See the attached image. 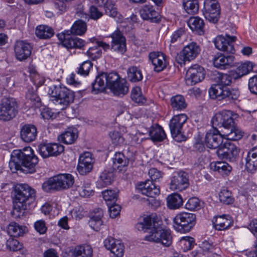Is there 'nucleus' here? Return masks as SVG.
Masks as SVG:
<instances>
[{"instance_id": "obj_61", "label": "nucleus", "mask_w": 257, "mask_h": 257, "mask_svg": "<svg viewBox=\"0 0 257 257\" xmlns=\"http://www.w3.org/2000/svg\"><path fill=\"white\" fill-rule=\"evenodd\" d=\"M107 205L108 207L110 217L114 218L119 214L121 207L119 205L115 203H108Z\"/></svg>"}, {"instance_id": "obj_18", "label": "nucleus", "mask_w": 257, "mask_h": 257, "mask_svg": "<svg viewBox=\"0 0 257 257\" xmlns=\"http://www.w3.org/2000/svg\"><path fill=\"white\" fill-rule=\"evenodd\" d=\"M137 189L142 194L152 198L158 195L160 192V188L149 180L138 184Z\"/></svg>"}, {"instance_id": "obj_57", "label": "nucleus", "mask_w": 257, "mask_h": 257, "mask_svg": "<svg viewBox=\"0 0 257 257\" xmlns=\"http://www.w3.org/2000/svg\"><path fill=\"white\" fill-rule=\"evenodd\" d=\"M7 246L10 250L16 251L22 248V245L17 239L11 237L7 241Z\"/></svg>"}, {"instance_id": "obj_49", "label": "nucleus", "mask_w": 257, "mask_h": 257, "mask_svg": "<svg viewBox=\"0 0 257 257\" xmlns=\"http://www.w3.org/2000/svg\"><path fill=\"white\" fill-rule=\"evenodd\" d=\"M131 98L134 101L138 103L143 104L146 101L139 87H136L133 89L131 93Z\"/></svg>"}, {"instance_id": "obj_64", "label": "nucleus", "mask_w": 257, "mask_h": 257, "mask_svg": "<svg viewBox=\"0 0 257 257\" xmlns=\"http://www.w3.org/2000/svg\"><path fill=\"white\" fill-rule=\"evenodd\" d=\"M248 86L251 93L257 95V75H254L249 79Z\"/></svg>"}, {"instance_id": "obj_63", "label": "nucleus", "mask_w": 257, "mask_h": 257, "mask_svg": "<svg viewBox=\"0 0 257 257\" xmlns=\"http://www.w3.org/2000/svg\"><path fill=\"white\" fill-rule=\"evenodd\" d=\"M60 175L66 189H68L73 185L74 182V178L71 174H64Z\"/></svg>"}, {"instance_id": "obj_1", "label": "nucleus", "mask_w": 257, "mask_h": 257, "mask_svg": "<svg viewBox=\"0 0 257 257\" xmlns=\"http://www.w3.org/2000/svg\"><path fill=\"white\" fill-rule=\"evenodd\" d=\"M137 227L148 233L145 240L159 243L165 246H169L172 243L171 231L163 229L161 221L156 213L144 216L143 221L137 224Z\"/></svg>"}, {"instance_id": "obj_39", "label": "nucleus", "mask_w": 257, "mask_h": 257, "mask_svg": "<svg viewBox=\"0 0 257 257\" xmlns=\"http://www.w3.org/2000/svg\"><path fill=\"white\" fill-rule=\"evenodd\" d=\"M210 168L212 170L217 171L222 175L228 174L232 170V167L228 163L222 161L212 162Z\"/></svg>"}, {"instance_id": "obj_43", "label": "nucleus", "mask_w": 257, "mask_h": 257, "mask_svg": "<svg viewBox=\"0 0 257 257\" xmlns=\"http://www.w3.org/2000/svg\"><path fill=\"white\" fill-rule=\"evenodd\" d=\"M183 5L185 11L189 14H195L198 11V0H183Z\"/></svg>"}, {"instance_id": "obj_4", "label": "nucleus", "mask_w": 257, "mask_h": 257, "mask_svg": "<svg viewBox=\"0 0 257 257\" xmlns=\"http://www.w3.org/2000/svg\"><path fill=\"white\" fill-rule=\"evenodd\" d=\"M35 191L27 184H18L15 187L14 201L12 215L19 218L27 209L26 201L35 197Z\"/></svg>"}, {"instance_id": "obj_9", "label": "nucleus", "mask_w": 257, "mask_h": 257, "mask_svg": "<svg viewBox=\"0 0 257 257\" xmlns=\"http://www.w3.org/2000/svg\"><path fill=\"white\" fill-rule=\"evenodd\" d=\"M205 18L210 23L215 24L220 17V5L217 0H204L202 10Z\"/></svg>"}, {"instance_id": "obj_54", "label": "nucleus", "mask_w": 257, "mask_h": 257, "mask_svg": "<svg viewBox=\"0 0 257 257\" xmlns=\"http://www.w3.org/2000/svg\"><path fill=\"white\" fill-rule=\"evenodd\" d=\"M109 136L111 138L112 144L116 146L122 145L124 143V138L121 134L117 131L110 132Z\"/></svg>"}, {"instance_id": "obj_20", "label": "nucleus", "mask_w": 257, "mask_h": 257, "mask_svg": "<svg viewBox=\"0 0 257 257\" xmlns=\"http://www.w3.org/2000/svg\"><path fill=\"white\" fill-rule=\"evenodd\" d=\"M234 57L232 55L225 56L221 53L215 55L212 59L213 64L216 68L225 69L233 65Z\"/></svg>"}, {"instance_id": "obj_56", "label": "nucleus", "mask_w": 257, "mask_h": 257, "mask_svg": "<svg viewBox=\"0 0 257 257\" xmlns=\"http://www.w3.org/2000/svg\"><path fill=\"white\" fill-rule=\"evenodd\" d=\"M187 209L190 210H198L200 208V201L196 197H192L188 200L185 204Z\"/></svg>"}, {"instance_id": "obj_52", "label": "nucleus", "mask_w": 257, "mask_h": 257, "mask_svg": "<svg viewBox=\"0 0 257 257\" xmlns=\"http://www.w3.org/2000/svg\"><path fill=\"white\" fill-rule=\"evenodd\" d=\"M77 190L79 195L83 197H88L93 193L89 183H84L82 186H78Z\"/></svg>"}, {"instance_id": "obj_42", "label": "nucleus", "mask_w": 257, "mask_h": 257, "mask_svg": "<svg viewBox=\"0 0 257 257\" xmlns=\"http://www.w3.org/2000/svg\"><path fill=\"white\" fill-rule=\"evenodd\" d=\"M127 73L128 79L132 82H139L143 79L141 70L136 66L130 67L128 69Z\"/></svg>"}, {"instance_id": "obj_2", "label": "nucleus", "mask_w": 257, "mask_h": 257, "mask_svg": "<svg viewBox=\"0 0 257 257\" xmlns=\"http://www.w3.org/2000/svg\"><path fill=\"white\" fill-rule=\"evenodd\" d=\"M38 161L32 149L30 147H26L13 151L9 167L13 173L19 170L26 174H32L36 171Z\"/></svg>"}, {"instance_id": "obj_8", "label": "nucleus", "mask_w": 257, "mask_h": 257, "mask_svg": "<svg viewBox=\"0 0 257 257\" xmlns=\"http://www.w3.org/2000/svg\"><path fill=\"white\" fill-rule=\"evenodd\" d=\"M230 110H223L216 113L211 119L212 126L219 127H223L229 130L235 124L233 116L235 115Z\"/></svg>"}, {"instance_id": "obj_60", "label": "nucleus", "mask_w": 257, "mask_h": 257, "mask_svg": "<svg viewBox=\"0 0 257 257\" xmlns=\"http://www.w3.org/2000/svg\"><path fill=\"white\" fill-rule=\"evenodd\" d=\"M79 161L83 164H87L89 166H93L94 160L92 157V154L90 152H86L81 154L79 157Z\"/></svg>"}, {"instance_id": "obj_25", "label": "nucleus", "mask_w": 257, "mask_h": 257, "mask_svg": "<svg viewBox=\"0 0 257 257\" xmlns=\"http://www.w3.org/2000/svg\"><path fill=\"white\" fill-rule=\"evenodd\" d=\"M20 134L23 141L30 143L36 139L37 135V128L34 125L25 124L22 127Z\"/></svg>"}, {"instance_id": "obj_26", "label": "nucleus", "mask_w": 257, "mask_h": 257, "mask_svg": "<svg viewBox=\"0 0 257 257\" xmlns=\"http://www.w3.org/2000/svg\"><path fill=\"white\" fill-rule=\"evenodd\" d=\"M106 78V73H101L96 77L94 82H92L91 84L93 93L98 94L105 90L107 87Z\"/></svg>"}, {"instance_id": "obj_36", "label": "nucleus", "mask_w": 257, "mask_h": 257, "mask_svg": "<svg viewBox=\"0 0 257 257\" xmlns=\"http://www.w3.org/2000/svg\"><path fill=\"white\" fill-rule=\"evenodd\" d=\"M149 133L151 140L154 142H161L166 137V134L163 128L158 125L152 126Z\"/></svg>"}, {"instance_id": "obj_22", "label": "nucleus", "mask_w": 257, "mask_h": 257, "mask_svg": "<svg viewBox=\"0 0 257 257\" xmlns=\"http://www.w3.org/2000/svg\"><path fill=\"white\" fill-rule=\"evenodd\" d=\"M90 40L91 42H95L97 45V46L90 48L86 52L87 55L92 60H95L100 57L101 51L99 48L100 47L102 48L104 51H106L110 48L108 44L101 41H98L95 38H91Z\"/></svg>"}, {"instance_id": "obj_17", "label": "nucleus", "mask_w": 257, "mask_h": 257, "mask_svg": "<svg viewBox=\"0 0 257 257\" xmlns=\"http://www.w3.org/2000/svg\"><path fill=\"white\" fill-rule=\"evenodd\" d=\"M112 43L111 49L113 51L123 55L126 50V40L119 31H115L111 35Z\"/></svg>"}, {"instance_id": "obj_24", "label": "nucleus", "mask_w": 257, "mask_h": 257, "mask_svg": "<svg viewBox=\"0 0 257 257\" xmlns=\"http://www.w3.org/2000/svg\"><path fill=\"white\" fill-rule=\"evenodd\" d=\"M140 14L144 20H149L153 23H158L161 20L159 13L151 5L144 6L140 10Z\"/></svg>"}, {"instance_id": "obj_58", "label": "nucleus", "mask_w": 257, "mask_h": 257, "mask_svg": "<svg viewBox=\"0 0 257 257\" xmlns=\"http://www.w3.org/2000/svg\"><path fill=\"white\" fill-rule=\"evenodd\" d=\"M92 63L90 61L84 62L78 68V74L84 76L88 75L90 69L92 67Z\"/></svg>"}, {"instance_id": "obj_3", "label": "nucleus", "mask_w": 257, "mask_h": 257, "mask_svg": "<svg viewBox=\"0 0 257 257\" xmlns=\"http://www.w3.org/2000/svg\"><path fill=\"white\" fill-rule=\"evenodd\" d=\"M214 80L217 83L212 85L209 90V94L211 98L219 100L225 99L231 102L238 99L239 96L238 89L228 87L232 82L230 75L218 73Z\"/></svg>"}, {"instance_id": "obj_38", "label": "nucleus", "mask_w": 257, "mask_h": 257, "mask_svg": "<svg viewBox=\"0 0 257 257\" xmlns=\"http://www.w3.org/2000/svg\"><path fill=\"white\" fill-rule=\"evenodd\" d=\"M168 207L171 209H176L180 208L183 203L181 196L177 193H173L167 197Z\"/></svg>"}, {"instance_id": "obj_19", "label": "nucleus", "mask_w": 257, "mask_h": 257, "mask_svg": "<svg viewBox=\"0 0 257 257\" xmlns=\"http://www.w3.org/2000/svg\"><path fill=\"white\" fill-rule=\"evenodd\" d=\"M32 49L30 44L23 41H17L14 47L17 59L20 61L27 59L31 55Z\"/></svg>"}, {"instance_id": "obj_55", "label": "nucleus", "mask_w": 257, "mask_h": 257, "mask_svg": "<svg viewBox=\"0 0 257 257\" xmlns=\"http://www.w3.org/2000/svg\"><path fill=\"white\" fill-rule=\"evenodd\" d=\"M106 79H107L106 82L108 88H110L113 84L121 79L117 73L115 72H111L108 74L106 73Z\"/></svg>"}, {"instance_id": "obj_44", "label": "nucleus", "mask_w": 257, "mask_h": 257, "mask_svg": "<svg viewBox=\"0 0 257 257\" xmlns=\"http://www.w3.org/2000/svg\"><path fill=\"white\" fill-rule=\"evenodd\" d=\"M7 231L11 236L19 237L24 234L25 228L16 222H12L8 227Z\"/></svg>"}, {"instance_id": "obj_45", "label": "nucleus", "mask_w": 257, "mask_h": 257, "mask_svg": "<svg viewBox=\"0 0 257 257\" xmlns=\"http://www.w3.org/2000/svg\"><path fill=\"white\" fill-rule=\"evenodd\" d=\"M87 30L86 24L85 22L79 20L76 21L72 25L70 33L77 35H82Z\"/></svg>"}, {"instance_id": "obj_13", "label": "nucleus", "mask_w": 257, "mask_h": 257, "mask_svg": "<svg viewBox=\"0 0 257 257\" xmlns=\"http://www.w3.org/2000/svg\"><path fill=\"white\" fill-rule=\"evenodd\" d=\"M239 152V149L229 142H226L221 145L216 151V154L219 158L229 161H234L238 157Z\"/></svg>"}, {"instance_id": "obj_37", "label": "nucleus", "mask_w": 257, "mask_h": 257, "mask_svg": "<svg viewBox=\"0 0 257 257\" xmlns=\"http://www.w3.org/2000/svg\"><path fill=\"white\" fill-rule=\"evenodd\" d=\"M35 34L40 39H47L53 36L54 32L50 27L46 25H40L37 27Z\"/></svg>"}, {"instance_id": "obj_21", "label": "nucleus", "mask_w": 257, "mask_h": 257, "mask_svg": "<svg viewBox=\"0 0 257 257\" xmlns=\"http://www.w3.org/2000/svg\"><path fill=\"white\" fill-rule=\"evenodd\" d=\"M42 188L46 192L51 191H60L66 189L63 185L60 174L50 178L48 181L42 184Z\"/></svg>"}, {"instance_id": "obj_62", "label": "nucleus", "mask_w": 257, "mask_h": 257, "mask_svg": "<svg viewBox=\"0 0 257 257\" xmlns=\"http://www.w3.org/2000/svg\"><path fill=\"white\" fill-rule=\"evenodd\" d=\"M92 166H89L82 162H78L77 167V171L82 175H85L89 173L92 169Z\"/></svg>"}, {"instance_id": "obj_53", "label": "nucleus", "mask_w": 257, "mask_h": 257, "mask_svg": "<svg viewBox=\"0 0 257 257\" xmlns=\"http://www.w3.org/2000/svg\"><path fill=\"white\" fill-rule=\"evenodd\" d=\"M112 257H122L124 253V246L120 241H116V244L110 250Z\"/></svg>"}, {"instance_id": "obj_51", "label": "nucleus", "mask_w": 257, "mask_h": 257, "mask_svg": "<svg viewBox=\"0 0 257 257\" xmlns=\"http://www.w3.org/2000/svg\"><path fill=\"white\" fill-rule=\"evenodd\" d=\"M51 143H42L38 146V151L43 158L51 157Z\"/></svg>"}, {"instance_id": "obj_41", "label": "nucleus", "mask_w": 257, "mask_h": 257, "mask_svg": "<svg viewBox=\"0 0 257 257\" xmlns=\"http://www.w3.org/2000/svg\"><path fill=\"white\" fill-rule=\"evenodd\" d=\"M92 248L88 245H81L75 247L73 254L75 257H92Z\"/></svg>"}, {"instance_id": "obj_16", "label": "nucleus", "mask_w": 257, "mask_h": 257, "mask_svg": "<svg viewBox=\"0 0 257 257\" xmlns=\"http://www.w3.org/2000/svg\"><path fill=\"white\" fill-rule=\"evenodd\" d=\"M222 137L219 131L213 126L212 129L209 130L205 136V144L210 149L219 148L222 143Z\"/></svg>"}, {"instance_id": "obj_33", "label": "nucleus", "mask_w": 257, "mask_h": 257, "mask_svg": "<svg viewBox=\"0 0 257 257\" xmlns=\"http://www.w3.org/2000/svg\"><path fill=\"white\" fill-rule=\"evenodd\" d=\"M128 84L125 79H121L109 89L117 96L124 95L128 92Z\"/></svg>"}, {"instance_id": "obj_12", "label": "nucleus", "mask_w": 257, "mask_h": 257, "mask_svg": "<svg viewBox=\"0 0 257 257\" xmlns=\"http://www.w3.org/2000/svg\"><path fill=\"white\" fill-rule=\"evenodd\" d=\"M236 40L235 36H230L225 34V36L221 35L217 36L213 40L215 48L219 51L227 53L233 54L235 52L234 43Z\"/></svg>"}, {"instance_id": "obj_40", "label": "nucleus", "mask_w": 257, "mask_h": 257, "mask_svg": "<svg viewBox=\"0 0 257 257\" xmlns=\"http://www.w3.org/2000/svg\"><path fill=\"white\" fill-rule=\"evenodd\" d=\"M171 105L173 110H182L187 107L185 98L181 95H176L171 98Z\"/></svg>"}, {"instance_id": "obj_14", "label": "nucleus", "mask_w": 257, "mask_h": 257, "mask_svg": "<svg viewBox=\"0 0 257 257\" xmlns=\"http://www.w3.org/2000/svg\"><path fill=\"white\" fill-rule=\"evenodd\" d=\"M189 185V175L184 171L175 172L171 178L170 189L181 191L186 189Z\"/></svg>"}, {"instance_id": "obj_32", "label": "nucleus", "mask_w": 257, "mask_h": 257, "mask_svg": "<svg viewBox=\"0 0 257 257\" xmlns=\"http://www.w3.org/2000/svg\"><path fill=\"white\" fill-rule=\"evenodd\" d=\"M113 167L114 169H117L122 172L126 170V168L128 164V159L126 158L123 154L116 153L113 158Z\"/></svg>"}, {"instance_id": "obj_34", "label": "nucleus", "mask_w": 257, "mask_h": 257, "mask_svg": "<svg viewBox=\"0 0 257 257\" xmlns=\"http://www.w3.org/2000/svg\"><path fill=\"white\" fill-rule=\"evenodd\" d=\"M113 180V174L112 172L104 171L102 172L96 182L98 188H103L110 185Z\"/></svg>"}, {"instance_id": "obj_46", "label": "nucleus", "mask_w": 257, "mask_h": 257, "mask_svg": "<svg viewBox=\"0 0 257 257\" xmlns=\"http://www.w3.org/2000/svg\"><path fill=\"white\" fill-rule=\"evenodd\" d=\"M227 132H225V136L227 139L229 140L237 141L240 139L243 133L238 128L235 126V124L230 127L229 130H227Z\"/></svg>"}, {"instance_id": "obj_29", "label": "nucleus", "mask_w": 257, "mask_h": 257, "mask_svg": "<svg viewBox=\"0 0 257 257\" xmlns=\"http://www.w3.org/2000/svg\"><path fill=\"white\" fill-rule=\"evenodd\" d=\"M188 25L189 28L199 35L204 34V23L203 20L198 17L190 18L188 21Z\"/></svg>"}, {"instance_id": "obj_48", "label": "nucleus", "mask_w": 257, "mask_h": 257, "mask_svg": "<svg viewBox=\"0 0 257 257\" xmlns=\"http://www.w3.org/2000/svg\"><path fill=\"white\" fill-rule=\"evenodd\" d=\"M104 8L107 15L112 18L117 17L118 13L114 2L109 0L104 6Z\"/></svg>"}, {"instance_id": "obj_15", "label": "nucleus", "mask_w": 257, "mask_h": 257, "mask_svg": "<svg viewBox=\"0 0 257 257\" xmlns=\"http://www.w3.org/2000/svg\"><path fill=\"white\" fill-rule=\"evenodd\" d=\"M204 76V68L198 65H194L187 71L185 78L186 84L189 86L195 85L203 80Z\"/></svg>"}, {"instance_id": "obj_5", "label": "nucleus", "mask_w": 257, "mask_h": 257, "mask_svg": "<svg viewBox=\"0 0 257 257\" xmlns=\"http://www.w3.org/2000/svg\"><path fill=\"white\" fill-rule=\"evenodd\" d=\"M48 94L50 101L58 105L61 109H64L73 102V92L65 86L53 85L49 87Z\"/></svg>"}, {"instance_id": "obj_28", "label": "nucleus", "mask_w": 257, "mask_h": 257, "mask_svg": "<svg viewBox=\"0 0 257 257\" xmlns=\"http://www.w3.org/2000/svg\"><path fill=\"white\" fill-rule=\"evenodd\" d=\"M77 130L75 127H69L65 132L58 136L59 141L66 144H72L78 137Z\"/></svg>"}, {"instance_id": "obj_23", "label": "nucleus", "mask_w": 257, "mask_h": 257, "mask_svg": "<svg viewBox=\"0 0 257 257\" xmlns=\"http://www.w3.org/2000/svg\"><path fill=\"white\" fill-rule=\"evenodd\" d=\"M149 58L156 72H160L166 67L167 62L164 54L158 52H152L149 54Z\"/></svg>"}, {"instance_id": "obj_6", "label": "nucleus", "mask_w": 257, "mask_h": 257, "mask_svg": "<svg viewBox=\"0 0 257 257\" xmlns=\"http://www.w3.org/2000/svg\"><path fill=\"white\" fill-rule=\"evenodd\" d=\"M173 222L174 228L177 231L188 232L195 224L196 215L193 213L181 212L174 217Z\"/></svg>"}, {"instance_id": "obj_7", "label": "nucleus", "mask_w": 257, "mask_h": 257, "mask_svg": "<svg viewBox=\"0 0 257 257\" xmlns=\"http://www.w3.org/2000/svg\"><path fill=\"white\" fill-rule=\"evenodd\" d=\"M188 116L182 113L174 115L169 122V128L174 140L178 142L186 140V137L182 131L183 126L186 122Z\"/></svg>"}, {"instance_id": "obj_31", "label": "nucleus", "mask_w": 257, "mask_h": 257, "mask_svg": "<svg viewBox=\"0 0 257 257\" xmlns=\"http://www.w3.org/2000/svg\"><path fill=\"white\" fill-rule=\"evenodd\" d=\"M253 69V64L250 62H246L240 64L235 71L231 72L232 77L235 79H238L242 76L247 74Z\"/></svg>"}, {"instance_id": "obj_59", "label": "nucleus", "mask_w": 257, "mask_h": 257, "mask_svg": "<svg viewBox=\"0 0 257 257\" xmlns=\"http://www.w3.org/2000/svg\"><path fill=\"white\" fill-rule=\"evenodd\" d=\"M64 146L58 143H51V157H56L64 152Z\"/></svg>"}, {"instance_id": "obj_50", "label": "nucleus", "mask_w": 257, "mask_h": 257, "mask_svg": "<svg viewBox=\"0 0 257 257\" xmlns=\"http://www.w3.org/2000/svg\"><path fill=\"white\" fill-rule=\"evenodd\" d=\"M219 197L220 202L225 204H232L233 202V198L231 196V193L226 189L222 190L219 194Z\"/></svg>"}, {"instance_id": "obj_35", "label": "nucleus", "mask_w": 257, "mask_h": 257, "mask_svg": "<svg viewBox=\"0 0 257 257\" xmlns=\"http://www.w3.org/2000/svg\"><path fill=\"white\" fill-rule=\"evenodd\" d=\"M213 224L214 228L218 230H222L229 227L231 224V221L225 216H220L213 219Z\"/></svg>"}, {"instance_id": "obj_27", "label": "nucleus", "mask_w": 257, "mask_h": 257, "mask_svg": "<svg viewBox=\"0 0 257 257\" xmlns=\"http://www.w3.org/2000/svg\"><path fill=\"white\" fill-rule=\"evenodd\" d=\"M63 36V45L67 48H77L80 49L85 45V42L83 40L76 36H70L69 34H64Z\"/></svg>"}, {"instance_id": "obj_11", "label": "nucleus", "mask_w": 257, "mask_h": 257, "mask_svg": "<svg viewBox=\"0 0 257 257\" xmlns=\"http://www.w3.org/2000/svg\"><path fill=\"white\" fill-rule=\"evenodd\" d=\"M199 46L195 42H192L185 46L179 54L176 57V62L180 65L185 64L186 61L194 59L199 54Z\"/></svg>"}, {"instance_id": "obj_47", "label": "nucleus", "mask_w": 257, "mask_h": 257, "mask_svg": "<svg viewBox=\"0 0 257 257\" xmlns=\"http://www.w3.org/2000/svg\"><path fill=\"white\" fill-rule=\"evenodd\" d=\"M118 191L114 190H106L102 192L103 199L108 203H114L117 199Z\"/></svg>"}, {"instance_id": "obj_10", "label": "nucleus", "mask_w": 257, "mask_h": 257, "mask_svg": "<svg viewBox=\"0 0 257 257\" xmlns=\"http://www.w3.org/2000/svg\"><path fill=\"white\" fill-rule=\"evenodd\" d=\"M18 112L17 105L13 98H6L0 104V119L8 121L14 118Z\"/></svg>"}, {"instance_id": "obj_30", "label": "nucleus", "mask_w": 257, "mask_h": 257, "mask_svg": "<svg viewBox=\"0 0 257 257\" xmlns=\"http://www.w3.org/2000/svg\"><path fill=\"white\" fill-rule=\"evenodd\" d=\"M103 215L102 209L98 208L94 210L89 221L90 226L94 230L98 231L102 225L101 218Z\"/></svg>"}]
</instances>
